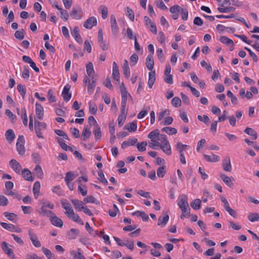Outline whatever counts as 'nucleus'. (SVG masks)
<instances>
[{
    "label": "nucleus",
    "instance_id": "13d9d810",
    "mask_svg": "<svg viewBox=\"0 0 259 259\" xmlns=\"http://www.w3.org/2000/svg\"><path fill=\"white\" fill-rule=\"evenodd\" d=\"M171 103L175 107H178L181 106L182 101L179 97H174L172 99Z\"/></svg>",
    "mask_w": 259,
    "mask_h": 259
},
{
    "label": "nucleus",
    "instance_id": "423d86ee",
    "mask_svg": "<svg viewBox=\"0 0 259 259\" xmlns=\"http://www.w3.org/2000/svg\"><path fill=\"white\" fill-rule=\"evenodd\" d=\"M71 17L76 20H80L82 18V10L81 8L79 7L77 9L73 8L70 12Z\"/></svg>",
    "mask_w": 259,
    "mask_h": 259
},
{
    "label": "nucleus",
    "instance_id": "8fccbe9b",
    "mask_svg": "<svg viewBox=\"0 0 259 259\" xmlns=\"http://www.w3.org/2000/svg\"><path fill=\"white\" fill-rule=\"evenodd\" d=\"M74 178L75 177L72 171H69L66 174L65 181L66 183H68L69 182H71Z\"/></svg>",
    "mask_w": 259,
    "mask_h": 259
},
{
    "label": "nucleus",
    "instance_id": "393cba45",
    "mask_svg": "<svg viewBox=\"0 0 259 259\" xmlns=\"http://www.w3.org/2000/svg\"><path fill=\"white\" fill-rule=\"evenodd\" d=\"M71 202L73 204L74 208L78 211H81L84 207L83 203L81 201H79L77 199H72Z\"/></svg>",
    "mask_w": 259,
    "mask_h": 259
},
{
    "label": "nucleus",
    "instance_id": "6ab92c4d",
    "mask_svg": "<svg viewBox=\"0 0 259 259\" xmlns=\"http://www.w3.org/2000/svg\"><path fill=\"white\" fill-rule=\"evenodd\" d=\"M123 73L125 76L128 78L130 76V69L128 66V62L124 60L122 66Z\"/></svg>",
    "mask_w": 259,
    "mask_h": 259
},
{
    "label": "nucleus",
    "instance_id": "680f3d73",
    "mask_svg": "<svg viewBox=\"0 0 259 259\" xmlns=\"http://www.w3.org/2000/svg\"><path fill=\"white\" fill-rule=\"evenodd\" d=\"M173 118L170 116L165 117L163 121L160 123L162 125H169L172 123Z\"/></svg>",
    "mask_w": 259,
    "mask_h": 259
},
{
    "label": "nucleus",
    "instance_id": "79ce46f5",
    "mask_svg": "<svg viewBox=\"0 0 259 259\" xmlns=\"http://www.w3.org/2000/svg\"><path fill=\"white\" fill-rule=\"evenodd\" d=\"M159 135V133L158 132V130H155L151 131L148 135V137L152 141H154V140L156 138L158 137Z\"/></svg>",
    "mask_w": 259,
    "mask_h": 259
},
{
    "label": "nucleus",
    "instance_id": "4d7b16f0",
    "mask_svg": "<svg viewBox=\"0 0 259 259\" xmlns=\"http://www.w3.org/2000/svg\"><path fill=\"white\" fill-rule=\"evenodd\" d=\"M22 77L24 79H28L29 78V72L28 66H24V69L22 74Z\"/></svg>",
    "mask_w": 259,
    "mask_h": 259
},
{
    "label": "nucleus",
    "instance_id": "1a4fd4ad",
    "mask_svg": "<svg viewBox=\"0 0 259 259\" xmlns=\"http://www.w3.org/2000/svg\"><path fill=\"white\" fill-rule=\"evenodd\" d=\"M71 34L77 42L80 44H82V39L79 34V28L77 26L74 27L73 29L71 31Z\"/></svg>",
    "mask_w": 259,
    "mask_h": 259
},
{
    "label": "nucleus",
    "instance_id": "c9c22d12",
    "mask_svg": "<svg viewBox=\"0 0 259 259\" xmlns=\"http://www.w3.org/2000/svg\"><path fill=\"white\" fill-rule=\"evenodd\" d=\"M85 228L87 231L89 232V233L93 236V237H95L97 235H98V232L97 231L94 230L89 224L88 222H87L85 223Z\"/></svg>",
    "mask_w": 259,
    "mask_h": 259
},
{
    "label": "nucleus",
    "instance_id": "09e8293b",
    "mask_svg": "<svg viewBox=\"0 0 259 259\" xmlns=\"http://www.w3.org/2000/svg\"><path fill=\"white\" fill-rule=\"evenodd\" d=\"M147 143L146 142L144 141L141 143H138L137 144L138 150L140 152L145 151L146 150V146Z\"/></svg>",
    "mask_w": 259,
    "mask_h": 259
},
{
    "label": "nucleus",
    "instance_id": "2f4dec72",
    "mask_svg": "<svg viewBox=\"0 0 259 259\" xmlns=\"http://www.w3.org/2000/svg\"><path fill=\"white\" fill-rule=\"evenodd\" d=\"M34 170L38 179H42L44 178V172L39 165H36Z\"/></svg>",
    "mask_w": 259,
    "mask_h": 259
},
{
    "label": "nucleus",
    "instance_id": "412c9836",
    "mask_svg": "<svg viewBox=\"0 0 259 259\" xmlns=\"http://www.w3.org/2000/svg\"><path fill=\"white\" fill-rule=\"evenodd\" d=\"M0 224L3 228H4L7 230H9L11 232L16 231L17 232H20V230H19V231H16L15 230V229H16L15 226L12 224H8L6 223H4V222H0Z\"/></svg>",
    "mask_w": 259,
    "mask_h": 259
},
{
    "label": "nucleus",
    "instance_id": "9b49d317",
    "mask_svg": "<svg viewBox=\"0 0 259 259\" xmlns=\"http://www.w3.org/2000/svg\"><path fill=\"white\" fill-rule=\"evenodd\" d=\"M97 23L96 18L95 17H91L84 22L83 26L87 29H91L97 25Z\"/></svg>",
    "mask_w": 259,
    "mask_h": 259
},
{
    "label": "nucleus",
    "instance_id": "dca6fc26",
    "mask_svg": "<svg viewBox=\"0 0 259 259\" xmlns=\"http://www.w3.org/2000/svg\"><path fill=\"white\" fill-rule=\"evenodd\" d=\"M160 149L167 155H170L171 154V147L169 142L160 144Z\"/></svg>",
    "mask_w": 259,
    "mask_h": 259
},
{
    "label": "nucleus",
    "instance_id": "7c9ffc66",
    "mask_svg": "<svg viewBox=\"0 0 259 259\" xmlns=\"http://www.w3.org/2000/svg\"><path fill=\"white\" fill-rule=\"evenodd\" d=\"M220 41L222 43L225 44L226 45H228V46H233L234 45L233 41L231 39L228 38V37H227L226 36H221L220 38Z\"/></svg>",
    "mask_w": 259,
    "mask_h": 259
},
{
    "label": "nucleus",
    "instance_id": "39448f33",
    "mask_svg": "<svg viewBox=\"0 0 259 259\" xmlns=\"http://www.w3.org/2000/svg\"><path fill=\"white\" fill-rule=\"evenodd\" d=\"M181 8L177 5H174L169 8V12L172 14L171 17L174 20H177L179 16Z\"/></svg>",
    "mask_w": 259,
    "mask_h": 259
},
{
    "label": "nucleus",
    "instance_id": "5fc2aeb1",
    "mask_svg": "<svg viewBox=\"0 0 259 259\" xmlns=\"http://www.w3.org/2000/svg\"><path fill=\"white\" fill-rule=\"evenodd\" d=\"M93 133L95 135V139L97 140H100L102 137V134L100 128L97 127L95 130L93 131Z\"/></svg>",
    "mask_w": 259,
    "mask_h": 259
},
{
    "label": "nucleus",
    "instance_id": "6e6552de",
    "mask_svg": "<svg viewBox=\"0 0 259 259\" xmlns=\"http://www.w3.org/2000/svg\"><path fill=\"white\" fill-rule=\"evenodd\" d=\"M28 235L32 244L35 247H40L41 246V243L38 240L37 235L34 233H32L30 230L28 231Z\"/></svg>",
    "mask_w": 259,
    "mask_h": 259
},
{
    "label": "nucleus",
    "instance_id": "0eeeda50",
    "mask_svg": "<svg viewBox=\"0 0 259 259\" xmlns=\"http://www.w3.org/2000/svg\"><path fill=\"white\" fill-rule=\"evenodd\" d=\"M9 165L13 170L17 174H19L22 166L21 164L16 160L13 159L9 162Z\"/></svg>",
    "mask_w": 259,
    "mask_h": 259
},
{
    "label": "nucleus",
    "instance_id": "bf43d9fd",
    "mask_svg": "<svg viewBox=\"0 0 259 259\" xmlns=\"http://www.w3.org/2000/svg\"><path fill=\"white\" fill-rule=\"evenodd\" d=\"M89 111L91 113H96L97 111V107L94 102H89Z\"/></svg>",
    "mask_w": 259,
    "mask_h": 259
},
{
    "label": "nucleus",
    "instance_id": "4be33fe9",
    "mask_svg": "<svg viewBox=\"0 0 259 259\" xmlns=\"http://www.w3.org/2000/svg\"><path fill=\"white\" fill-rule=\"evenodd\" d=\"M40 188V182L38 181H36L33 187V193L34 194V196L35 198H37L38 196L39 195V190Z\"/></svg>",
    "mask_w": 259,
    "mask_h": 259
},
{
    "label": "nucleus",
    "instance_id": "ddd939ff",
    "mask_svg": "<svg viewBox=\"0 0 259 259\" xmlns=\"http://www.w3.org/2000/svg\"><path fill=\"white\" fill-rule=\"evenodd\" d=\"M223 168L224 170L230 172L232 170V165L230 157H226L223 161Z\"/></svg>",
    "mask_w": 259,
    "mask_h": 259
},
{
    "label": "nucleus",
    "instance_id": "e2e57ef3",
    "mask_svg": "<svg viewBox=\"0 0 259 259\" xmlns=\"http://www.w3.org/2000/svg\"><path fill=\"white\" fill-rule=\"evenodd\" d=\"M60 17L65 20H67L69 18V14L66 10H63L62 8L60 10Z\"/></svg>",
    "mask_w": 259,
    "mask_h": 259
},
{
    "label": "nucleus",
    "instance_id": "338daca9",
    "mask_svg": "<svg viewBox=\"0 0 259 259\" xmlns=\"http://www.w3.org/2000/svg\"><path fill=\"white\" fill-rule=\"evenodd\" d=\"M126 116L124 114H120L118 117V124L119 127H121L124 124Z\"/></svg>",
    "mask_w": 259,
    "mask_h": 259
},
{
    "label": "nucleus",
    "instance_id": "603ef678",
    "mask_svg": "<svg viewBox=\"0 0 259 259\" xmlns=\"http://www.w3.org/2000/svg\"><path fill=\"white\" fill-rule=\"evenodd\" d=\"M17 89L19 92L20 94L23 98L26 93V89L21 84H18L17 87Z\"/></svg>",
    "mask_w": 259,
    "mask_h": 259
},
{
    "label": "nucleus",
    "instance_id": "4c0bfd02",
    "mask_svg": "<svg viewBox=\"0 0 259 259\" xmlns=\"http://www.w3.org/2000/svg\"><path fill=\"white\" fill-rule=\"evenodd\" d=\"M41 250L48 259H55L54 255L52 253L50 250L44 247L41 248Z\"/></svg>",
    "mask_w": 259,
    "mask_h": 259
},
{
    "label": "nucleus",
    "instance_id": "a19ab883",
    "mask_svg": "<svg viewBox=\"0 0 259 259\" xmlns=\"http://www.w3.org/2000/svg\"><path fill=\"white\" fill-rule=\"evenodd\" d=\"M161 131L162 132H165L169 135L176 134L177 133L176 128L171 127H164L161 130Z\"/></svg>",
    "mask_w": 259,
    "mask_h": 259
},
{
    "label": "nucleus",
    "instance_id": "f03ea898",
    "mask_svg": "<svg viewBox=\"0 0 259 259\" xmlns=\"http://www.w3.org/2000/svg\"><path fill=\"white\" fill-rule=\"evenodd\" d=\"M25 139L23 136H19L16 143L17 151L20 155H23L25 152Z\"/></svg>",
    "mask_w": 259,
    "mask_h": 259
},
{
    "label": "nucleus",
    "instance_id": "a18cd8bd",
    "mask_svg": "<svg viewBox=\"0 0 259 259\" xmlns=\"http://www.w3.org/2000/svg\"><path fill=\"white\" fill-rule=\"evenodd\" d=\"M98 175L99 176V180L103 184L107 185L108 182L107 179L105 178L103 172L102 170L98 171Z\"/></svg>",
    "mask_w": 259,
    "mask_h": 259
},
{
    "label": "nucleus",
    "instance_id": "ea45409f",
    "mask_svg": "<svg viewBox=\"0 0 259 259\" xmlns=\"http://www.w3.org/2000/svg\"><path fill=\"white\" fill-rule=\"evenodd\" d=\"M166 172V166L159 167L157 170V175L159 178H163Z\"/></svg>",
    "mask_w": 259,
    "mask_h": 259
},
{
    "label": "nucleus",
    "instance_id": "774afa93",
    "mask_svg": "<svg viewBox=\"0 0 259 259\" xmlns=\"http://www.w3.org/2000/svg\"><path fill=\"white\" fill-rule=\"evenodd\" d=\"M83 201L86 203H95L96 204H98V202H96L95 198L92 195L85 197L83 199Z\"/></svg>",
    "mask_w": 259,
    "mask_h": 259
},
{
    "label": "nucleus",
    "instance_id": "69168bd1",
    "mask_svg": "<svg viewBox=\"0 0 259 259\" xmlns=\"http://www.w3.org/2000/svg\"><path fill=\"white\" fill-rule=\"evenodd\" d=\"M180 13L181 14L182 18L183 20H187L188 17V12L186 9L181 8Z\"/></svg>",
    "mask_w": 259,
    "mask_h": 259
},
{
    "label": "nucleus",
    "instance_id": "4468645a",
    "mask_svg": "<svg viewBox=\"0 0 259 259\" xmlns=\"http://www.w3.org/2000/svg\"><path fill=\"white\" fill-rule=\"evenodd\" d=\"M146 66L147 69L152 71L154 68V60L153 59V56L152 55H149L146 59Z\"/></svg>",
    "mask_w": 259,
    "mask_h": 259
},
{
    "label": "nucleus",
    "instance_id": "f3484780",
    "mask_svg": "<svg viewBox=\"0 0 259 259\" xmlns=\"http://www.w3.org/2000/svg\"><path fill=\"white\" fill-rule=\"evenodd\" d=\"M22 175L24 179L28 181L32 182L34 179L32 177L31 171L28 168H24L22 170Z\"/></svg>",
    "mask_w": 259,
    "mask_h": 259
},
{
    "label": "nucleus",
    "instance_id": "0e129e2a",
    "mask_svg": "<svg viewBox=\"0 0 259 259\" xmlns=\"http://www.w3.org/2000/svg\"><path fill=\"white\" fill-rule=\"evenodd\" d=\"M34 125L35 127H39L40 128H42L43 129H45L47 127V125L45 122H40L36 119L34 117Z\"/></svg>",
    "mask_w": 259,
    "mask_h": 259
},
{
    "label": "nucleus",
    "instance_id": "c03bdc74",
    "mask_svg": "<svg viewBox=\"0 0 259 259\" xmlns=\"http://www.w3.org/2000/svg\"><path fill=\"white\" fill-rule=\"evenodd\" d=\"M86 69L88 75L89 76H92V75L94 73V67L92 63L90 62L86 66Z\"/></svg>",
    "mask_w": 259,
    "mask_h": 259
},
{
    "label": "nucleus",
    "instance_id": "e433bc0d",
    "mask_svg": "<svg viewBox=\"0 0 259 259\" xmlns=\"http://www.w3.org/2000/svg\"><path fill=\"white\" fill-rule=\"evenodd\" d=\"M99 9L101 10L102 18L103 19H106L107 18L108 14V10L107 7L104 5H101Z\"/></svg>",
    "mask_w": 259,
    "mask_h": 259
},
{
    "label": "nucleus",
    "instance_id": "052dcab7",
    "mask_svg": "<svg viewBox=\"0 0 259 259\" xmlns=\"http://www.w3.org/2000/svg\"><path fill=\"white\" fill-rule=\"evenodd\" d=\"M156 53L159 61L161 62H163L164 61V58L162 50L161 48H159L157 50Z\"/></svg>",
    "mask_w": 259,
    "mask_h": 259
},
{
    "label": "nucleus",
    "instance_id": "72a5a7b5",
    "mask_svg": "<svg viewBox=\"0 0 259 259\" xmlns=\"http://www.w3.org/2000/svg\"><path fill=\"white\" fill-rule=\"evenodd\" d=\"M78 234V230L76 229L72 228L67 233V236L69 239L72 240L76 238Z\"/></svg>",
    "mask_w": 259,
    "mask_h": 259
},
{
    "label": "nucleus",
    "instance_id": "6e6d98bb",
    "mask_svg": "<svg viewBox=\"0 0 259 259\" xmlns=\"http://www.w3.org/2000/svg\"><path fill=\"white\" fill-rule=\"evenodd\" d=\"M227 96L231 99V102L233 104H237V99L230 91H228Z\"/></svg>",
    "mask_w": 259,
    "mask_h": 259
},
{
    "label": "nucleus",
    "instance_id": "b1692460",
    "mask_svg": "<svg viewBox=\"0 0 259 259\" xmlns=\"http://www.w3.org/2000/svg\"><path fill=\"white\" fill-rule=\"evenodd\" d=\"M169 220L168 214H166L164 217H160L158 220L157 225L161 227H164Z\"/></svg>",
    "mask_w": 259,
    "mask_h": 259
},
{
    "label": "nucleus",
    "instance_id": "cd10ccee",
    "mask_svg": "<svg viewBox=\"0 0 259 259\" xmlns=\"http://www.w3.org/2000/svg\"><path fill=\"white\" fill-rule=\"evenodd\" d=\"M221 179L230 188H231L233 185L230 178L225 174L220 175Z\"/></svg>",
    "mask_w": 259,
    "mask_h": 259
},
{
    "label": "nucleus",
    "instance_id": "37998d69",
    "mask_svg": "<svg viewBox=\"0 0 259 259\" xmlns=\"http://www.w3.org/2000/svg\"><path fill=\"white\" fill-rule=\"evenodd\" d=\"M248 219L251 222L259 220V214L257 213H250L248 215Z\"/></svg>",
    "mask_w": 259,
    "mask_h": 259
},
{
    "label": "nucleus",
    "instance_id": "58836bf2",
    "mask_svg": "<svg viewBox=\"0 0 259 259\" xmlns=\"http://www.w3.org/2000/svg\"><path fill=\"white\" fill-rule=\"evenodd\" d=\"M4 216L9 220L15 223V219L17 218V215L13 212H5L4 213Z\"/></svg>",
    "mask_w": 259,
    "mask_h": 259
},
{
    "label": "nucleus",
    "instance_id": "7ed1b4c3",
    "mask_svg": "<svg viewBox=\"0 0 259 259\" xmlns=\"http://www.w3.org/2000/svg\"><path fill=\"white\" fill-rule=\"evenodd\" d=\"M9 244L6 241H4L1 244V247L4 252L6 253L9 257H11L12 258H14L15 257V254L13 250L9 248Z\"/></svg>",
    "mask_w": 259,
    "mask_h": 259
},
{
    "label": "nucleus",
    "instance_id": "20e7f679",
    "mask_svg": "<svg viewBox=\"0 0 259 259\" xmlns=\"http://www.w3.org/2000/svg\"><path fill=\"white\" fill-rule=\"evenodd\" d=\"M110 23H111V29L112 33L113 35H116L119 30L116 18L113 15H111L110 16Z\"/></svg>",
    "mask_w": 259,
    "mask_h": 259
},
{
    "label": "nucleus",
    "instance_id": "473e14b6",
    "mask_svg": "<svg viewBox=\"0 0 259 259\" xmlns=\"http://www.w3.org/2000/svg\"><path fill=\"white\" fill-rule=\"evenodd\" d=\"M5 136L8 141L10 142L13 141L15 139V134L14 131L11 129L7 130L6 132Z\"/></svg>",
    "mask_w": 259,
    "mask_h": 259
},
{
    "label": "nucleus",
    "instance_id": "9d476101",
    "mask_svg": "<svg viewBox=\"0 0 259 259\" xmlns=\"http://www.w3.org/2000/svg\"><path fill=\"white\" fill-rule=\"evenodd\" d=\"M112 77L116 81V83H119V78L120 75L119 72V69L117 64L115 62H113V67H112Z\"/></svg>",
    "mask_w": 259,
    "mask_h": 259
},
{
    "label": "nucleus",
    "instance_id": "de8ad7c7",
    "mask_svg": "<svg viewBox=\"0 0 259 259\" xmlns=\"http://www.w3.org/2000/svg\"><path fill=\"white\" fill-rule=\"evenodd\" d=\"M218 10L221 13H231L235 11V8L233 7H230L224 8H218Z\"/></svg>",
    "mask_w": 259,
    "mask_h": 259
},
{
    "label": "nucleus",
    "instance_id": "f257e3e1",
    "mask_svg": "<svg viewBox=\"0 0 259 259\" xmlns=\"http://www.w3.org/2000/svg\"><path fill=\"white\" fill-rule=\"evenodd\" d=\"M181 197L180 201L178 202V205L182 212V214L180 215V218L181 219H183L184 218H188L190 217V208L188 202L187 196L185 194H182Z\"/></svg>",
    "mask_w": 259,
    "mask_h": 259
},
{
    "label": "nucleus",
    "instance_id": "f704fd0d",
    "mask_svg": "<svg viewBox=\"0 0 259 259\" xmlns=\"http://www.w3.org/2000/svg\"><path fill=\"white\" fill-rule=\"evenodd\" d=\"M201 201L199 199H196L190 203L191 206L195 210L200 209Z\"/></svg>",
    "mask_w": 259,
    "mask_h": 259
},
{
    "label": "nucleus",
    "instance_id": "5701e85b",
    "mask_svg": "<svg viewBox=\"0 0 259 259\" xmlns=\"http://www.w3.org/2000/svg\"><path fill=\"white\" fill-rule=\"evenodd\" d=\"M39 213L48 217L52 215H55L52 211L47 209L46 206L45 205V203H43L42 206L41 207Z\"/></svg>",
    "mask_w": 259,
    "mask_h": 259
},
{
    "label": "nucleus",
    "instance_id": "3c124183",
    "mask_svg": "<svg viewBox=\"0 0 259 259\" xmlns=\"http://www.w3.org/2000/svg\"><path fill=\"white\" fill-rule=\"evenodd\" d=\"M71 254L73 255V259H86L84 255L80 252L76 253L75 251L73 250L71 251Z\"/></svg>",
    "mask_w": 259,
    "mask_h": 259
},
{
    "label": "nucleus",
    "instance_id": "864d4df0",
    "mask_svg": "<svg viewBox=\"0 0 259 259\" xmlns=\"http://www.w3.org/2000/svg\"><path fill=\"white\" fill-rule=\"evenodd\" d=\"M73 221L81 225H83L84 223L83 221L80 219L79 216L78 214H74V215H72L70 218Z\"/></svg>",
    "mask_w": 259,
    "mask_h": 259
},
{
    "label": "nucleus",
    "instance_id": "2eb2a0df",
    "mask_svg": "<svg viewBox=\"0 0 259 259\" xmlns=\"http://www.w3.org/2000/svg\"><path fill=\"white\" fill-rule=\"evenodd\" d=\"M69 89L70 87L66 85L64 87L62 93V96L63 100L66 102L69 101L71 97V94L69 92Z\"/></svg>",
    "mask_w": 259,
    "mask_h": 259
},
{
    "label": "nucleus",
    "instance_id": "a211bd4d",
    "mask_svg": "<svg viewBox=\"0 0 259 259\" xmlns=\"http://www.w3.org/2000/svg\"><path fill=\"white\" fill-rule=\"evenodd\" d=\"M138 140L136 138L128 139L127 141H124L121 144V148L124 149L129 146H134L137 142Z\"/></svg>",
    "mask_w": 259,
    "mask_h": 259
},
{
    "label": "nucleus",
    "instance_id": "c756f323",
    "mask_svg": "<svg viewBox=\"0 0 259 259\" xmlns=\"http://www.w3.org/2000/svg\"><path fill=\"white\" fill-rule=\"evenodd\" d=\"M91 135V132L88 126L84 127L82 133V140L87 141L89 139Z\"/></svg>",
    "mask_w": 259,
    "mask_h": 259
},
{
    "label": "nucleus",
    "instance_id": "a878e982",
    "mask_svg": "<svg viewBox=\"0 0 259 259\" xmlns=\"http://www.w3.org/2000/svg\"><path fill=\"white\" fill-rule=\"evenodd\" d=\"M203 157L207 161L210 162H218L220 159V157L218 155L214 154H212V156L207 154H204Z\"/></svg>",
    "mask_w": 259,
    "mask_h": 259
},
{
    "label": "nucleus",
    "instance_id": "f8f14e48",
    "mask_svg": "<svg viewBox=\"0 0 259 259\" xmlns=\"http://www.w3.org/2000/svg\"><path fill=\"white\" fill-rule=\"evenodd\" d=\"M54 215V216L51 217L50 219L51 224L57 227H62L63 225V222L62 220L55 215Z\"/></svg>",
    "mask_w": 259,
    "mask_h": 259
},
{
    "label": "nucleus",
    "instance_id": "c85d7f7f",
    "mask_svg": "<svg viewBox=\"0 0 259 259\" xmlns=\"http://www.w3.org/2000/svg\"><path fill=\"white\" fill-rule=\"evenodd\" d=\"M244 133L252 137L253 140H256L257 138V134L256 131L253 128L247 127L244 130Z\"/></svg>",
    "mask_w": 259,
    "mask_h": 259
},
{
    "label": "nucleus",
    "instance_id": "49530a36",
    "mask_svg": "<svg viewBox=\"0 0 259 259\" xmlns=\"http://www.w3.org/2000/svg\"><path fill=\"white\" fill-rule=\"evenodd\" d=\"M78 192L80 193L83 196H86L88 193L87 188L85 185H79L78 186Z\"/></svg>",
    "mask_w": 259,
    "mask_h": 259
},
{
    "label": "nucleus",
    "instance_id": "aec40b11",
    "mask_svg": "<svg viewBox=\"0 0 259 259\" xmlns=\"http://www.w3.org/2000/svg\"><path fill=\"white\" fill-rule=\"evenodd\" d=\"M96 84V79L94 77H92V81H89L88 87V92L90 95L93 93L94 89Z\"/></svg>",
    "mask_w": 259,
    "mask_h": 259
},
{
    "label": "nucleus",
    "instance_id": "bb28decb",
    "mask_svg": "<svg viewBox=\"0 0 259 259\" xmlns=\"http://www.w3.org/2000/svg\"><path fill=\"white\" fill-rule=\"evenodd\" d=\"M155 81V71H151L149 73L148 87L151 89Z\"/></svg>",
    "mask_w": 259,
    "mask_h": 259
}]
</instances>
